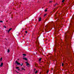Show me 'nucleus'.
Instances as JSON below:
<instances>
[{
	"label": "nucleus",
	"instance_id": "nucleus-1",
	"mask_svg": "<svg viewBox=\"0 0 74 74\" xmlns=\"http://www.w3.org/2000/svg\"><path fill=\"white\" fill-rule=\"evenodd\" d=\"M72 21H71V26H69V29H71V27H74V15L73 17H72V18H71Z\"/></svg>",
	"mask_w": 74,
	"mask_h": 74
},
{
	"label": "nucleus",
	"instance_id": "nucleus-2",
	"mask_svg": "<svg viewBox=\"0 0 74 74\" xmlns=\"http://www.w3.org/2000/svg\"><path fill=\"white\" fill-rule=\"evenodd\" d=\"M69 33V34H71V33L69 31H68L67 32V33H65V34L66 35V37L65 38H66V39L65 40V41L66 42H68L69 41V40H68V38H69V36L67 34Z\"/></svg>",
	"mask_w": 74,
	"mask_h": 74
},
{
	"label": "nucleus",
	"instance_id": "nucleus-3",
	"mask_svg": "<svg viewBox=\"0 0 74 74\" xmlns=\"http://www.w3.org/2000/svg\"><path fill=\"white\" fill-rule=\"evenodd\" d=\"M15 62L16 63V64H18V65H20V64H20V63H18V61H15Z\"/></svg>",
	"mask_w": 74,
	"mask_h": 74
},
{
	"label": "nucleus",
	"instance_id": "nucleus-4",
	"mask_svg": "<svg viewBox=\"0 0 74 74\" xmlns=\"http://www.w3.org/2000/svg\"><path fill=\"white\" fill-rule=\"evenodd\" d=\"M41 21V18L40 17L39 18V22H40Z\"/></svg>",
	"mask_w": 74,
	"mask_h": 74
},
{
	"label": "nucleus",
	"instance_id": "nucleus-5",
	"mask_svg": "<svg viewBox=\"0 0 74 74\" xmlns=\"http://www.w3.org/2000/svg\"><path fill=\"white\" fill-rule=\"evenodd\" d=\"M3 63L2 62H1L0 65V67H2V66H3Z\"/></svg>",
	"mask_w": 74,
	"mask_h": 74
},
{
	"label": "nucleus",
	"instance_id": "nucleus-6",
	"mask_svg": "<svg viewBox=\"0 0 74 74\" xmlns=\"http://www.w3.org/2000/svg\"><path fill=\"white\" fill-rule=\"evenodd\" d=\"M12 30V28H10V29H9V30H8V33H9V32H10V30Z\"/></svg>",
	"mask_w": 74,
	"mask_h": 74
},
{
	"label": "nucleus",
	"instance_id": "nucleus-7",
	"mask_svg": "<svg viewBox=\"0 0 74 74\" xmlns=\"http://www.w3.org/2000/svg\"><path fill=\"white\" fill-rule=\"evenodd\" d=\"M23 59L25 60H27V58H23Z\"/></svg>",
	"mask_w": 74,
	"mask_h": 74
},
{
	"label": "nucleus",
	"instance_id": "nucleus-8",
	"mask_svg": "<svg viewBox=\"0 0 74 74\" xmlns=\"http://www.w3.org/2000/svg\"><path fill=\"white\" fill-rule=\"evenodd\" d=\"M42 59V58H40L39 59V62H41V59Z\"/></svg>",
	"mask_w": 74,
	"mask_h": 74
},
{
	"label": "nucleus",
	"instance_id": "nucleus-9",
	"mask_svg": "<svg viewBox=\"0 0 74 74\" xmlns=\"http://www.w3.org/2000/svg\"><path fill=\"white\" fill-rule=\"evenodd\" d=\"M26 66L28 67L29 66H29V63H27V64H26Z\"/></svg>",
	"mask_w": 74,
	"mask_h": 74
},
{
	"label": "nucleus",
	"instance_id": "nucleus-10",
	"mask_svg": "<svg viewBox=\"0 0 74 74\" xmlns=\"http://www.w3.org/2000/svg\"><path fill=\"white\" fill-rule=\"evenodd\" d=\"M10 50L9 49H8V53H9V52H10Z\"/></svg>",
	"mask_w": 74,
	"mask_h": 74
},
{
	"label": "nucleus",
	"instance_id": "nucleus-11",
	"mask_svg": "<svg viewBox=\"0 0 74 74\" xmlns=\"http://www.w3.org/2000/svg\"><path fill=\"white\" fill-rule=\"evenodd\" d=\"M37 73H38V71L37 70V71H36L35 72V74H37Z\"/></svg>",
	"mask_w": 74,
	"mask_h": 74
},
{
	"label": "nucleus",
	"instance_id": "nucleus-12",
	"mask_svg": "<svg viewBox=\"0 0 74 74\" xmlns=\"http://www.w3.org/2000/svg\"><path fill=\"white\" fill-rule=\"evenodd\" d=\"M23 56H27V55L26 54H23Z\"/></svg>",
	"mask_w": 74,
	"mask_h": 74
},
{
	"label": "nucleus",
	"instance_id": "nucleus-13",
	"mask_svg": "<svg viewBox=\"0 0 74 74\" xmlns=\"http://www.w3.org/2000/svg\"><path fill=\"white\" fill-rule=\"evenodd\" d=\"M64 1H65V0H62V2L64 3Z\"/></svg>",
	"mask_w": 74,
	"mask_h": 74
},
{
	"label": "nucleus",
	"instance_id": "nucleus-14",
	"mask_svg": "<svg viewBox=\"0 0 74 74\" xmlns=\"http://www.w3.org/2000/svg\"><path fill=\"white\" fill-rule=\"evenodd\" d=\"M47 11H48V10L47 9H45V12H47Z\"/></svg>",
	"mask_w": 74,
	"mask_h": 74
},
{
	"label": "nucleus",
	"instance_id": "nucleus-15",
	"mask_svg": "<svg viewBox=\"0 0 74 74\" xmlns=\"http://www.w3.org/2000/svg\"><path fill=\"white\" fill-rule=\"evenodd\" d=\"M47 15V14H45L44 16V17L45 16H46V15Z\"/></svg>",
	"mask_w": 74,
	"mask_h": 74
},
{
	"label": "nucleus",
	"instance_id": "nucleus-16",
	"mask_svg": "<svg viewBox=\"0 0 74 74\" xmlns=\"http://www.w3.org/2000/svg\"><path fill=\"white\" fill-rule=\"evenodd\" d=\"M19 67H16V69H17V70H18V69H19Z\"/></svg>",
	"mask_w": 74,
	"mask_h": 74
},
{
	"label": "nucleus",
	"instance_id": "nucleus-17",
	"mask_svg": "<svg viewBox=\"0 0 74 74\" xmlns=\"http://www.w3.org/2000/svg\"><path fill=\"white\" fill-rule=\"evenodd\" d=\"M1 22V23H3V21H0V23Z\"/></svg>",
	"mask_w": 74,
	"mask_h": 74
},
{
	"label": "nucleus",
	"instance_id": "nucleus-18",
	"mask_svg": "<svg viewBox=\"0 0 74 74\" xmlns=\"http://www.w3.org/2000/svg\"><path fill=\"white\" fill-rule=\"evenodd\" d=\"M25 33L26 34H27V31H25Z\"/></svg>",
	"mask_w": 74,
	"mask_h": 74
},
{
	"label": "nucleus",
	"instance_id": "nucleus-19",
	"mask_svg": "<svg viewBox=\"0 0 74 74\" xmlns=\"http://www.w3.org/2000/svg\"><path fill=\"white\" fill-rule=\"evenodd\" d=\"M64 65V64H63V63H62V66H63Z\"/></svg>",
	"mask_w": 74,
	"mask_h": 74
},
{
	"label": "nucleus",
	"instance_id": "nucleus-20",
	"mask_svg": "<svg viewBox=\"0 0 74 74\" xmlns=\"http://www.w3.org/2000/svg\"><path fill=\"white\" fill-rule=\"evenodd\" d=\"M21 69H22V70H23L24 69V68H22Z\"/></svg>",
	"mask_w": 74,
	"mask_h": 74
},
{
	"label": "nucleus",
	"instance_id": "nucleus-21",
	"mask_svg": "<svg viewBox=\"0 0 74 74\" xmlns=\"http://www.w3.org/2000/svg\"><path fill=\"white\" fill-rule=\"evenodd\" d=\"M48 73H49V71H47V74H48Z\"/></svg>",
	"mask_w": 74,
	"mask_h": 74
},
{
	"label": "nucleus",
	"instance_id": "nucleus-22",
	"mask_svg": "<svg viewBox=\"0 0 74 74\" xmlns=\"http://www.w3.org/2000/svg\"><path fill=\"white\" fill-rule=\"evenodd\" d=\"M5 28V29H6V27L5 26H3Z\"/></svg>",
	"mask_w": 74,
	"mask_h": 74
},
{
	"label": "nucleus",
	"instance_id": "nucleus-23",
	"mask_svg": "<svg viewBox=\"0 0 74 74\" xmlns=\"http://www.w3.org/2000/svg\"><path fill=\"white\" fill-rule=\"evenodd\" d=\"M0 60H1V61H2V58H1Z\"/></svg>",
	"mask_w": 74,
	"mask_h": 74
},
{
	"label": "nucleus",
	"instance_id": "nucleus-24",
	"mask_svg": "<svg viewBox=\"0 0 74 74\" xmlns=\"http://www.w3.org/2000/svg\"><path fill=\"white\" fill-rule=\"evenodd\" d=\"M20 65H21V66H22L23 65V64L22 63V64H20Z\"/></svg>",
	"mask_w": 74,
	"mask_h": 74
},
{
	"label": "nucleus",
	"instance_id": "nucleus-25",
	"mask_svg": "<svg viewBox=\"0 0 74 74\" xmlns=\"http://www.w3.org/2000/svg\"><path fill=\"white\" fill-rule=\"evenodd\" d=\"M36 69H34V71H36Z\"/></svg>",
	"mask_w": 74,
	"mask_h": 74
},
{
	"label": "nucleus",
	"instance_id": "nucleus-26",
	"mask_svg": "<svg viewBox=\"0 0 74 74\" xmlns=\"http://www.w3.org/2000/svg\"><path fill=\"white\" fill-rule=\"evenodd\" d=\"M25 63H26V64H27V63H27V62H25Z\"/></svg>",
	"mask_w": 74,
	"mask_h": 74
},
{
	"label": "nucleus",
	"instance_id": "nucleus-27",
	"mask_svg": "<svg viewBox=\"0 0 74 74\" xmlns=\"http://www.w3.org/2000/svg\"><path fill=\"white\" fill-rule=\"evenodd\" d=\"M56 5H57V4H56L55 5V6H56Z\"/></svg>",
	"mask_w": 74,
	"mask_h": 74
},
{
	"label": "nucleus",
	"instance_id": "nucleus-28",
	"mask_svg": "<svg viewBox=\"0 0 74 74\" xmlns=\"http://www.w3.org/2000/svg\"><path fill=\"white\" fill-rule=\"evenodd\" d=\"M49 3H52V1H50Z\"/></svg>",
	"mask_w": 74,
	"mask_h": 74
},
{
	"label": "nucleus",
	"instance_id": "nucleus-29",
	"mask_svg": "<svg viewBox=\"0 0 74 74\" xmlns=\"http://www.w3.org/2000/svg\"><path fill=\"white\" fill-rule=\"evenodd\" d=\"M18 70H20V69H18Z\"/></svg>",
	"mask_w": 74,
	"mask_h": 74
},
{
	"label": "nucleus",
	"instance_id": "nucleus-30",
	"mask_svg": "<svg viewBox=\"0 0 74 74\" xmlns=\"http://www.w3.org/2000/svg\"><path fill=\"white\" fill-rule=\"evenodd\" d=\"M22 69H21L20 70V71H22Z\"/></svg>",
	"mask_w": 74,
	"mask_h": 74
},
{
	"label": "nucleus",
	"instance_id": "nucleus-31",
	"mask_svg": "<svg viewBox=\"0 0 74 74\" xmlns=\"http://www.w3.org/2000/svg\"><path fill=\"white\" fill-rule=\"evenodd\" d=\"M23 70H25V69H23Z\"/></svg>",
	"mask_w": 74,
	"mask_h": 74
},
{
	"label": "nucleus",
	"instance_id": "nucleus-32",
	"mask_svg": "<svg viewBox=\"0 0 74 74\" xmlns=\"http://www.w3.org/2000/svg\"><path fill=\"white\" fill-rule=\"evenodd\" d=\"M16 72L17 73H18V72H17V71H16Z\"/></svg>",
	"mask_w": 74,
	"mask_h": 74
},
{
	"label": "nucleus",
	"instance_id": "nucleus-33",
	"mask_svg": "<svg viewBox=\"0 0 74 74\" xmlns=\"http://www.w3.org/2000/svg\"><path fill=\"white\" fill-rule=\"evenodd\" d=\"M7 32L8 31V30H7Z\"/></svg>",
	"mask_w": 74,
	"mask_h": 74
},
{
	"label": "nucleus",
	"instance_id": "nucleus-34",
	"mask_svg": "<svg viewBox=\"0 0 74 74\" xmlns=\"http://www.w3.org/2000/svg\"><path fill=\"white\" fill-rule=\"evenodd\" d=\"M17 73H19L18 72Z\"/></svg>",
	"mask_w": 74,
	"mask_h": 74
},
{
	"label": "nucleus",
	"instance_id": "nucleus-35",
	"mask_svg": "<svg viewBox=\"0 0 74 74\" xmlns=\"http://www.w3.org/2000/svg\"><path fill=\"white\" fill-rule=\"evenodd\" d=\"M18 60H19V59H18Z\"/></svg>",
	"mask_w": 74,
	"mask_h": 74
}]
</instances>
